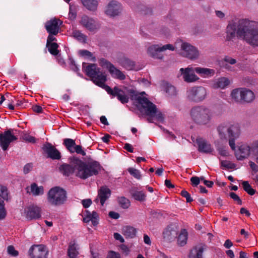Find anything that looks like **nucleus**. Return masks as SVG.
Masks as SVG:
<instances>
[{
    "label": "nucleus",
    "instance_id": "1",
    "mask_svg": "<svg viewBox=\"0 0 258 258\" xmlns=\"http://www.w3.org/2000/svg\"><path fill=\"white\" fill-rule=\"evenodd\" d=\"M237 35L249 45L258 47V23L247 19L238 21Z\"/></svg>",
    "mask_w": 258,
    "mask_h": 258
},
{
    "label": "nucleus",
    "instance_id": "2",
    "mask_svg": "<svg viewBox=\"0 0 258 258\" xmlns=\"http://www.w3.org/2000/svg\"><path fill=\"white\" fill-rule=\"evenodd\" d=\"M71 164L76 167V176L83 179L98 174L100 170V164L94 161L85 163L74 157L71 158Z\"/></svg>",
    "mask_w": 258,
    "mask_h": 258
},
{
    "label": "nucleus",
    "instance_id": "3",
    "mask_svg": "<svg viewBox=\"0 0 258 258\" xmlns=\"http://www.w3.org/2000/svg\"><path fill=\"white\" fill-rule=\"evenodd\" d=\"M129 94L132 99L136 100L137 102L145 109L147 115L151 117L155 116L156 119L159 121L164 120L163 114L160 111H157L156 105L150 102L146 97L143 96V94H145V92L138 94L134 90H130Z\"/></svg>",
    "mask_w": 258,
    "mask_h": 258
},
{
    "label": "nucleus",
    "instance_id": "4",
    "mask_svg": "<svg viewBox=\"0 0 258 258\" xmlns=\"http://www.w3.org/2000/svg\"><path fill=\"white\" fill-rule=\"evenodd\" d=\"M189 114L193 122L200 125L209 124L213 117L212 111L203 105L192 107L190 110Z\"/></svg>",
    "mask_w": 258,
    "mask_h": 258
},
{
    "label": "nucleus",
    "instance_id": "5",
    "mask_svg": "<svg viewBox=\"0 0 258 258\" xmlns=\"http://www.w3.org/2000/svg\"><path fill=\"white\" fill-rule=\"evenodd\" d=\"M82 69L86 75L96 85L103 88L105 86L106 81V75L105 73L100 71V68L95 63L88 65L85 62L82 64Z\"/></svg>",
    "mask_w": 258,
    "mask_h": 258
},
{
    "label": "nucleus",
    "instance_id": "6",
    "mask_svg": "<svg viewBox=\"0 0 258 258\" xmlns=\"http://www.w3.org/2000/svg\"><path fill=\"white\" fill-rule=\"evenodd\" d=\"M217 131L220 139L226 142L228 137L238 138L241 134V127L237 123L229 125L221 123L217 126Z\"/></svg>",
    "mask_w": 258,
    "mask_h": 258
},
{
    "label": "nucleus",
    "instance_id": "7",
    "mask_svg": "<svg viewBox=\"0 0 258 258\" xmlns=\"http://www.w3.org/2000/svg\"><path fill=\"white\" fill-rule=\"evenodd\" d=\"M48 203L52 206H59L67 200V192L59 186L51 188L47 193Z\"/></svg>",
    "mask_w": 258,
    "mask_h": 258
},
{
    "label": "nucleus",
    "instance_id": "8",
    "mask_svg": "<svg viewBox=\"0 0 258 258\" xmlns=\"http://www.w3.org/2000/svg\"><path fill=\"white\" fill-rule=\"evenodd\" d=\"M103 89H104L108 94L112 95L113 97H116L118 100L122 104H125L128 102V96L130 97L132 100L137 101L136 100L132 99L131 95L129 94L130 91L133 90V89L127 90L126 92H125L124 90L120 89L117 87H115L113 89H111L109 86L106 85H105ZM135 91L139 94L136 90H135Z\"/></svg>",
    "mask_w": 258,
    "mask_h": 258
},
{
    "label": "nucleus",
    "instance_id": "9",
    "mask_svg": "<svg viewBox=\"0 0 258 258\" xmlns=\"http://www.w3.org/2000/svg\"><path fill=\"white\" fill-rule=\"evenodd\" d=\"M207 95V90L202 86L193 87L187 91L188 99L195 102H200L203 101L206 98Z\"/></svg>",
    "mask_w": 258,
    "mask_h": 258
},
{
    "label": "nucleus",
    "instance_id": "10",
    "mask_svg": "<svg viewBox=\"0 0 258 258\" xmlns=\"http://www.w3.org/2000/svg\"><path fill=\"white\" fill-rule=\"evenodd\" d=\"M179 53L181 56L191 60H196L200 56V52L197 48L185 42H182Z\"/></svg>",
    "mask_w": 258,
    "mask_h": 258
},
{
    "label": "nucleus",
    "instance_id": "11",
    "mask_svg": "<svg viewBox=\"0 0 258 258\" xmlns=\"http://www.w3.org/2000/svg\"><path fill=\"white\" fill-rule=\"evenodd\" d=\"M175 47L170 44L162 45L161 44H155L151 45L148 49V53L155 58L161 59L163 55L161 53L166 50L173 51Z\"/></svg>",
    "mask_w": 258,
    "mask_h": 258
},
{
    "label": "nucleus",
    "instance_id": "12",
    "mask_svg": "<svg viewBox=\"0 0 258 258\" xmlns=\"http://www.w3.org/2000/svg\"><path fill=\"white\" fill-rule=\"evenodd\" d=\"M17 140V138L14 135L12 130H8L0 134V146L3 150L8 149L10 143Z\"/></svg>",
    "mask_w": 258,
    "mask_h": 258
},
{
    "label": "nucleus",
    "instance_id": "13",
    "mask_svg": "<svg viewBox=\"0 0 258 258\" xmlns=\"http://www.w3.org/2000/svg\"><path fill=\"white\" fill-rule=\"evenodd\" d=\"M29 255L31 258H47L48 250L43 245H34L30 248Z\"/></svg>",
    "mask_w": 258,
    "mask_h": 258
},
{
    "label": "nucleus",
    "instance_id": "14",
    "mask_svg": "<svg viewBox=\"0 0 258 258\" xmlns=\"http://www.w3.org/2000/svg\"><path fill=\"white\" fill-rule=\"evenodd\" d=\"M41 208L34 205L27 206L24 209L25 216L29 220L39 219L41 216Z\"/></svg>",
    "mask_w": 258,
    "mask_h": 258
},
{
    "label": "nucleus",
    "instance_id": "15",
    "mask_svg": "<svg viewBox=\"0 0 258 258\" xmlns=\"http://www.w3.org/2000/svg\"><path fill=\"white\" fill-rule=\"evenodd\" d=\"M184 81L187 83L194 82L198 81L199 78L195 75V68L188 67L186 68H181L179 70Z\"/></svg>",
    "mask_w": 258,
    "mask_h": 258
},
{
    "label": "nucleus",
    "instance_id": "16",
    "mask_svg": "<svg viewBox=\"0 0 258 258\" xmlns=\"http://www.w3.org/2000/svg\"><path fill=\"white\" fill-rule=\"evenodd\" d=\"M122 9L120 3L116 1H110L106 6L105 13L110 17H114L118 15Z\"/></svg>",
    "mask_w": 258,
    "mask_h": 258
},
{
    "label": "nucleus",
    "instance_id": "17",
    "mask_svg": "<svg viewBox=\"0 0 258 258\" xmlns=\"http://www.w3.org/2000/svg\"><path fill=\"white\" fill-rule=\"evenodd\" d=\"M80 24L90 31H94L100 28L99 23L94 19L86 15L82 17Z\"/></svg>",
    "mask_w": 258,
    "mask_h": 258
},
{
    "label": "nucleus",
    "instance_id": "18",
    "mask_svg": "<svg viewBox=\"0 0 258 258\" xmlns=\"http://www.w3.org/2000/svg\"><path fill=\"white\" fill-rule=\"evenodd\" d=\"M62 22L57 19H51L46 22L45 28L49 34L57 35L60 30V25Z\"/></svg>",
    "mask_w": 258,
    "mask_h": 258
},
{
    "label": "nucleus",
    "instance_id": "19",
    "mask_svg": "<svg viewBox=\"0 0 258 258\" xmlns=\"http://www.w3.org/2000/svg\"><path fill=\"white\" fill-rule=\"evenodd\" d=\"M43 150L47 154L48 157L52 159L58 160L61 157L60 152L50 143L44 144Z\"/></svg>",
    "mask_w": 258,
    "mask_h": 258
},
{
    "label": "nucleus",
    "instance_id": "20",
    "mask_svg": "<svg viewBox=\"0 0 258 258\" xmlns=\"http://www.w3.org/2000/svg\"><path fill=\"white\" fill-rule=\"evenodd\" d=\"M110 194L111 191L109 188L106 186H102L98 191V196L94 201L96 203L100 202L101 205L103 206L106 200L110 197Z\"/></svg>",
    "mask_w": 258,
    "mask_h": 258
},
{
    "label": "nucleus",
    "instance_id": "21",
    "mask_svg": "<svg viewBox=\"0 0 258 258\" xmlns=\"http://www.w3.org/2000/svg\"><path fill=\"white\" fill-rule=\"evenodd\" d=\"M250 152V145H242L239 147L238 150L235 152V156L237 160H242L249 155Z\"/></svg>",
    "mask_w": 258,
    "mask_h": 258
},
{
    "label": "nucleus",
    "instance_id": "22",
    "mask_svg": "<svg viewBox=\"0 0 258 258\" xmlns=\"http://www.w3.org/2000/svg\"><path fill=\"white\" fill-rule=\"evenodd\" d=\"M197 143L198 145V150L201 152L209 154L214 150L211 144L202 138H198Z\"/></svg>",
    "mask_w": 258,
    "mask_h": 258
},
{
    "label": "nucleus",
    "instance_id": "23",
    "mask_svg": "<svg viewBox=\"0 0 258 258\" xmlns=\"http://www.w3.org/2000/svg\"><path fill=\"white\" fill-rule=\"evenodd\" d=\"M118 62L122 67L127 70L131 71L135 69V62L126 56H123L119 58Z\"/></svg>",
    "mask_w": 258,
    "mask_h": 258
},
{
    "label": "nucleus",
    "instance_id": "24",
    "mask_svg": "<svg viewBox=\"0 0 258 258\" xmlns=\"http://www.w3.org/2000/svg\"><path fill=\"white\" fill-rule=\"evenodd\" d=\"M206 246L205 244H200L191 249L188 256L189 258H203V253Z\"/></svg>",
    "mask_w": 258,
    "mask_h": 258
},
{
    "label": "nucleus",
    "instance_id": "25",
    "mask_svg": "<svg viewBox=\"0 0 258 258\" xmlns=\"http://www.w3.org/2000/svg\"><path fill=\"white\" fill-rule=\"evenodd\" d=\"M98 215L95 211L92 213L88 210H86L84 213L83 221L85 223H88L90 221L94 226L98 224Z\"/></svg>",
    "mask_w": 258,
    "mask_h": 258
},
{
    "label": "nucleus",
    "instance_id": "26",
    "mask_svg": "<svg viewBox=\"0 0 258 258\" xmlns=\"http://www.w3.org/2000/svg\"><path fill=\"white\" fill-rule=\"evenodd\" d=\"M230 81L226 77H221L216 80L212 84L213 88L224 89L230 84Z\"/></svg>",
    "mask_w": 258,
    "mask_h": 258
},
{
    "label": "nucleus",
    "instance_id": "27",
    "mask_svg": "<svg viewBox=\"0 0 258 258\" xmlns=\"http://www.w3.org/2000/svg\"><path fill=\"white\" fill-rule=\"evenodd\" d=\"M70 160L69 164H63L59 167L60 172L66 176H69L75 171H76V167L71 164V158L70 159Z\"/></svg>",
    "mask_w": 258,
    "mask_h": 258
},
{
    "label": "nucleus",
    "instance_id": "28",
    "mask_svg": "<svg viewBox=\"0 0 258 258\" xmlns=\"http://www.w3.org/2000/svg\"><path fill=\"white\" fill-rule=\"evenodd\" d=\"M195 71L203 78L211 77L215 74V70L206 68L197 67L195 68Z\"/></svg>",
    "mask_w": 258,
    "mask_h": 258
},
{
    "label": "nucleus",
    "instance_id": "29",
    "mask_svg": "<svg viewBox=\"0 0 258 258\" xmlns=\"http://www.w3.org/2000/svg\"><path fill=\"white\" fill-rule=\"evenodd\" d=\"M79 247L75 241H71L69 245L68 249V255L70 258H77L79 254Z\"/></svg>",
    "mask_w": 258,
    "mask_h": 258
},
{
    "label": "nucleus",
    "instance_id": "30",
    "mask_svg": "<svg viewBox=\"0 0 258 258\" xmlns=\"http://www.w3.org/2000/svg\"><path fill=\"white\" fill-rule=\"evenodd\" d=\"M254 99V94L252 91L249 89L242 88V102H250Z\"/></svg>",
    "mask_w": 258,
    "mask_h": 258
},
{
    "label": "nucleus",
    "instance_id": "31",
    "mask_svg": "<svg viewBox=\"0 0 258 258\" xmlns=\"http://www.w3.org/2000/svg\"><path fill=\"white\" fill-rule=\"evenodd\" d=\"M109 73L111 76L115 79H119L121 80H124L125 79V76L120 70L116 68L114 65L110 69Z\"/></svg>",
    "mask_w": 258,
    "mask_h": 258
},
{
    "label": "nucleus",
    "instance_id": "32",
    "mask_svg": "<svg viewBox=\"0 0 258 258\" xmlns=\"http://www.w3.org/2000/svg\"><path fill=\"white\" fill-rule=\"evenodd\" d=\"M136 229L130 226H124L122 229V233L126 238H134L136 234Z\"/></svg>",
    "mask_w": 258,
    "mask_h": 258
},
{
    "label": "nucleus",
    "instance_id": "33",
    "mask_svg": "<svg viewBox=\"0 0 258 258\" xmlns=\"http://www.w3.org/2000/svg\"><path fill=\"white\" fill-rule=\"evenodd\" d=\"M177 235V231L176 229L168 227L163 232L164 237L168 240H172L175 238Z\"/></svg>",
    "mask_w": 258,
    "mask_h": 258
},
{
    "label": "nucleus",
    "instance_id": "34",
    "mask_svg": "<svg viewBox=\"0 0 258 258\" xmlns=\"http://www.w3.org/2000/svg\"><path fill=\"white\" fill-rule=\"evenodd\" d=\"M242 88H236L232 90L230 96L232 100L236 102H242Z\"/></svg>",
    "mask_w": 258,
    "mask_h": 258
},
{
    "label": "nucleus",
    "instance_id": "35",
    "mask_svg": "<svg viewBox=\"0 0 258 258\" xmlns=\"http://www.w3.org/2000/svg\"><path fill=\"white\" fill-rule=\"evenodd\" d=\"M83 5L89 11H95L98 6L96 0H81Z\"/></svg>",
    "mask_w": 258,
    "mask_h": 258
},
{
    "label": "nucleus",
    "instance_id": "36",
    "mask_svg": "<svg viewBox=\"0 0 258 258\" xmlns=\"http://www.w3.org/2000/svg\"><path fill=\"white\" fill-rule=\"evenodd\" d=\"M28 191L30 189L31 192L34 196H39L43 195L44 193V189L42 186H38L35 183H32L30 187H27Z\"/></svg>",
    "mask_w": 258,
    "mask_h": 258
},
{
    "label": "nucleus",
    "instance_id": "37",
    "mask_svg": "<svg viewBox=\"0 0 258 258\" xmlns=\"http://www.w3.org/2000/svg\"><path fill=\"white\" fill-rule=\"evenodd\" d=\"M187 239V232L185 229L181 230L177 237V244L180 246H184L186 244Z\"/></svg>",
    "mask_w": 258,
    "mask_h": 258
},
{
    "label": "nucleus",
    "instance_id": "38",
    "mask_svg": "<svg viewBox=\"0 0 258 258\" xmlns=\"http://www.w3.org/2000/svg\"><path fill=\"white\" fill-rule=\"evenodd\" d=\"M235 38V30L234 26L228 25L227 26V35L226 37V41L230 42L233 41Z\"/></svg>",
    "mask_w": 258,
    "mask_h": 258
},
{
    "label": "nucleus",
    "instance_id": "39",
    "mask_svg": "<svg viewBox=\"0 0 258 258\" xmlns=\"http://www.w3.org/2000/svg\"><path fill=\"white\" fill-rule=\"evenodd\" d=\"M251 152L252 153L254 160L258 163V140L253 141L250 144Z\"/></svg>",
    "mask_w": 258,
    "mask_h": 258
},
{
    "label": "nucleus",
    "instance_id": "40",
    "mask_svg": "<svg viewBox=\"0 0 258 258\" xmlns=\"http://www.w3.org/2000/svg\"><path fill=\"white\" fill-rule=\"evenodd\" d=\"M98 63L100 66L103 69H106L108 72L113 66L109 61L104 58H99L98 59Z\"/></svg>",
    "mask_w": 258,
    "mask_h": 258
},
{
    "label": "nucleus",
    "instance_id": "41",
    "mask_svg": "<svg viewBox=\"0 0 258 258\" xmlns=\"http://www.w3.org/2000/svg\"><path fill=\"white\" fill-rule=\"evenodd\" d=\"M79 54L82 57L85 58H89L93 61H96V57L93 55V53L90 51L85 50L82 49L79 51Z\"/></svg>",
    "mask_w": 258,
    "mask_h": 258
},
{
    "label": "nucleus",
    "instance_id": "42",
    "mask_svg": "<svg viewBox=\"0 0 258 258\" xmlns=\"http://www.w3.org/2000/svg\"><path fill=\"white\" fill-rule=\"evenodd\" d=\"M8 201L10 199L9 192L6 186L0 185V198Z\"/></svg>",
    "mask_w": 258,
    "mask_h": 258
},
{
    "label": "nucleus",
    "instance_id": "43",
    "mask_svg": "<svg viewBox=\"0 0 258 258\" xmlns=\"http://www.w3.org/2000/svg\"><path fill=\"white\" fill-rule=\"evenodd\" d=\"M163 88L164 90L169 95L173 96L176 94V90L175 87L171 84L166 83L164 84Z\"/></svg>",
    "mask_w": 258,
    "mask_h": 258
},
{
    "label": "nucleus",
    "instance_id": "44",
    "mask_svg": "<svg viewBox=\"0 0 258 258\" xmlns=\"http://www.w3.org/2000/svg\"><path fill=\"white\" fill-rule=\"evenodd\" d=\"M75 140L72 139H65L63 140V145L70 152H73V149L75 146Z\"/></svg>",
    "mask_w": 258,
    "mask_h": 258
},
{
    "label": "nucleus",
    "instance_id": "45",
    "mask_svg": "<svg viewBox=\"0 0 258 258\" xmlns=\"http://www.w3.org/2000/svg\"><path fill=\"white\" fill-rule=\"evenodd\" d=\"M243 189L249 195L252 196L255 192V190L253 189L248 181H244L242 183Z\"/></svg>",
    "mask_w": 258,
    "mask_h": 258
},
{
    "label": "nucleus",
    "instance_id": "46",
    "mask_svg": "<svg viewBox=\"0 0 258 258\" xmlns=\"http://www.w3.org/2000/svg\"><path fill=\"white\" fill-rule=\"evenodd\" d=\"M46 47L51 54L56 55L58 54L59 51L57 49L58 45L56 43L53 42V43L49 44V45L46 46Z\"/></svg>",
    "mask_w": 258,
    "mask_h": 258
},
{
    "label": "nucleus",
    "instance_id": "47",
    "mask_svg": "<svg viewBox=\"0 0 258 258\" xmlns=\"http://www.w3.org/2000/svg\"><path fill=\"white\" fill-rule=\"evenodd\" d=\"M72 35L74 37L77 39L78 40L85 42L87 40V37L86 35L82 33L80 31L78 30H74L72 33Z\"/></svg>",
    "mask_w": 258,
    "mask_h": 258
},
{
    "label": "nucleus",
    "instance_id": "48",
    "mask_svg": "<svg viewBox=\"0 0 258 258\" xmlns=\"http://www.w3.org/2000/svg\"><path fill=\"white\" fill-rule=\"evenodd\" d=\"M132 194L136 200L144 201L146 199V195L143 191H135L132 192Z\"/></svg>",
    "mask_w": 258,
    "mask_h": 258
},
{
    "label": "nucleus",
    "instance_id": "49",
    "mask_svg": "<svg viewBox=\"0 0 258 258\" xmlns=\"http://www.w3.org/2000/svg\"><path fill=\"white\" fill-rule=\"evenodd\" d=\"M7 215V211L5 208L4 201L0 198V220L5 218Z\"/></svg>",
    "mask_w": 258,
    "mask_h": 258
},
{
    "label": "nucleus",
    "instance_id": "50",
    "mask_svg": "<svg viewBox=\"0 0 258 258\" xmlns=\"http://www.w3.org/2000/svg\"><path fill=\"white\" fill-rule=\"evenodd\" d=\"M118 203L120 206L123 209L128 208L130 205L129 200L123 197L118 198Z\"/></svg>",
    "mask_w": 258,
    "mask_h": 258
},
{
    "label": "nucleus",
    "instance_id": "51",
    "mask_svg": "<svg viewBox=\"0 0 258 258\" xmlns=\"http://www.w3.org/2000/svg\"><path fill=\"white\" fill-rule=\"evenodd\" d=\"M127 170L128 172L135 178L138 179L141 178L142 176L139 170L132 167L128 168Z\"/></svg>",
    "mask_w": 258,
    "mask_h": 258
},
{
    "label": "nucleus",
    "instance_id": "52",
    "mask_svg": "<svg viewBox=\"0 0 258 258\" xmlns=\"http://www.w3.org/2000/svg\"><path fill=\"white\" fill-rule=\"evenodd\" d=\"M75 152L82 156L86 155L85 152L83 150L82 146L80 145L75 144V146L73 149V152H71L70 153H74Z\"/></svg>",
    "mask_w": 258,
    "mask_h": 258
},
{
    "label": "nucleus",
    "instance_id": "53",
    "mask_svg": "<svg viewBox=\"0 0 258 258\" xmlns=\"http://www.w3.org/2000/svg\"><path fill=\"white\" fill-rule=\"evenodd\" d=\"M181 195L186 199V202L190 203L192 201V199L191 198L190 194L186 190H182Z\"/></svg>",
    "mask_w": 258,
    "mask_h": 258
},
{
    "label": "nucleus",
    "instance_id": "54",
    "mask_svg": "<svg viewBox=\"0 0 258 258\" xmlns=\"http://www.w3.org/2000/svg\"><path fill=\"white\" fill-rule=\"evenodd\" d=\"M221 166L228 169H232L234 168V164L228 161H222L221 162Z\"/></svg>",
    "mask_w": 258,
    "mask_h": 258
},
{
    "label": "nucleus",
    "instance_id": "55",
    "mask_svg": "<svg viewBox=\"0 0 258 258\" xmlns=\"http://www.w3.org/2000/svg\"><path fill=\"white\" fill-rule=\"evenodd\" d=\"M229 196L231 198H232L233 200L237 202V204L239 205L242 204V201L240 198L234 192H230Z\"/></svg>",
    "mask_w": 258,
    "mask_h": 258
},
{
    "label": "nucleus",
    "instance_id": "56",
    "mask_svg": "<svg viewBox=\"0 0 258 258\" xmlns=\"http://www.w3.org/2000/svg\"><path fill=\"white\" fill-rule=\"evenodd\" d=\"M8 252L9 254L12 256H17L18 255V252L15 249L14 246L10 245L8 247Z\"/></svg>",
    "mask_w": 258,
    "mask_h": 258
},
{
    "label": "nucleus",
    "instance_id": "57",
    "mask_svg": "<svg viewBox=\"0 0 258 258\" xmlns=\"http://www.w3.org/2000/svg\"><path fill=\"white\" fill-rule=\"evenodd\" d=\"M223 62H225L226 63H228L229 64H234L236 62V60L235 59H234L230 57L226 56L224 58Z\"/></svg>",
    "mask_w": 258,
    "mask_h": 258
},
{
    "label": "nucleus",
    "instance_id": "58",
    "mask_svg": "<svg viewBox=\"0 0 258 258\" xmlns=\"http://www.w3.org/2000/svg\"><path fill=\"white\" fill-rule=\"evenodd\" d=\"M55 35L52 34H49V35L47 39L46 46H48L49 44L53 43V41H56V39L54 37Z\"/></svg>",
    "mask_w": 258,
    "mask_h": 258
},
{
    "label": "nucleus",
    "instance_id": "59",
    "mask_svg": "<svg viewBox=\"0 0 258 258\" xmlns=\"http://www.w3.org/2000/svg\"><path fill=\"white\" fill-rule=\"evenodd\" d=\"M229 138V145L231 148V149L234 151L236 149L235 140L237 138H234L233 137H228Z\"/></svg>",
    "mask_w": 258,
    "mask_h": 258
},
{
    "label": "nucleus",
    "instance_id": "60",
    "mask_svg": "<svg viewBox=\"0 0 258 258\" xmlns=\"http://www.w3.org/2000/svg\"><path fill=\"white\" fill-rule=\"evenodd\" d=\"M191 184L194 186H197L200 183V178L197 176H193L190 178Z\"/></svg>",
    "mask_w": 258,
    "mask_h": 258
},
{
    "label": "nucleus",
    "instance_id": "61",
    "mask_svg": "<svg viewBox=\"0 0 258 258\" xmlns=\"http://www.w3.org/2000/svg\"><path fill=\"white\" fill-rule=\"evenodd\" d=\"M33 165L31 163H28L26 164L24 167L23 171L24 173L27 174L29 173L32 169Z\"/></svg>",
    "mask_w": 258,
    "mask_h": 258
},
{
    "label": "nucleus",
    "instance_id": "62",
    "mask_svg": "<svg viewBox=\"0 0 258 258\" xmlns=\"http://www.w3.org/2000/svg\"><path fill=\"white\" fill-rule=\"evenodd\" d=\"M107 258H120V256L118 253L110 251L108 253Z\"/></svg>",
    "mask_w": 258,
    "mask_h": 258
},
{
    "label": "nucleus",
    "instance_id": "63",
    "mask_svg": "<svg viewBox=\"0 0 258 258\" xmlns=\"http://www.w3.org/2000/svg\"><path fill=\"white\" fill-rule=\"evenodd\" d=\"M82 204L85 208H88L92 204V201L90 199L83 200L82 201Z\"/></svg>",
    "mask_w": 258,
    "mask_h": 258
},
{
    "label": "nucleus",
    "instance_id": "64",
    "mask_svg": "<svg viewBox=\"0 0 258 258\" xmlns=\"http://www.w3.org/2000/svg\"><path fill=\"white\" fill-rule=\"evenodd\" d=\"M24 139L26 141L29 142V143H34L36 141V139L34 137L31 136L30 135H26L24 136Z\"/></svg>",
    "mask_w": 258,
    "mask_h": 258
}]
</instances>
